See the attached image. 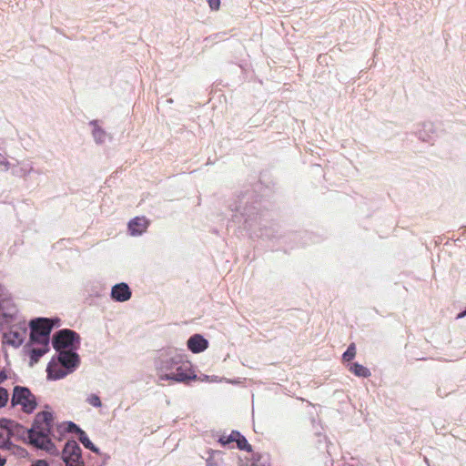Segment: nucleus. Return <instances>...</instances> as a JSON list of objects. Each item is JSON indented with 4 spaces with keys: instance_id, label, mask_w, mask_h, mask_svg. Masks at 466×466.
<instances>
[{
    "instance_id": "obj_1",
    "label": "nucleus",
    "mask_w": 466,
    "mask_h": 466,
    "mask_svg": "<svg viewBox=\"0 0 466 466\" xmlns=\"http://www.w3.org/2000/svg\"><path fill=\"white\" fill-rule=\"evenodd\" d=\"M160 380H172L177 383L189 384L198 380L192 363L181 352L170 351L168 356L159 358L157 364Z\"/></svg>"
},
{
    "instance_id": "obj_2",
    "label": "nucleus",
    "mask_w": 466,
    "mask_h": 466,
    "mask_svg": "<svg viewBox=\"0 0 466 466\" xmlns=\"http://www.w3.org/2000/svg\"><path fill=\"white\" fill-rule=\"evenodd\" d=\"M233 212L231 222L239 228L251 230L260 219V200L254 190H246L229 205Z\"/></svg>"
},
{
    "instance_id": "obj_3",
    "label": "nucleus",
    "mask_w": 466,
    "mask_h": 466,
    "mask_svg": "<svg viewBox=\"0 0 466 466\" xmlns=\"http://www.w3.org/2000/svg\"><path fill=\"white\" fill-rule=\"evenodd\" d=\"M81 359L77 351L64 350L56 352L46 367L48 380H58L77 370Z\"/></svg>"
},
{
    "instance_id": "obj_4",
    "label": "nucleus",
    "mask_w": 466,
    "mask_h": 466,
    "mask_svg": "<svg viewBox=\"0 0 466 466\" xmlns=\"http://www.w3.org/2000/svg\"><path fill=\"white\" fill-rule=\"evenodd\" d=\"M54 412L43 410L36 413L28 431V438L35 437L40 440L56 438L54 433Z\"/></svg>"
},
{
    "instance_id": "obj_5",
    "label": "nucleus",
    "mask_w": 466,
    "mask_h": 466,
    "mask_svg": "<svg viewBox=\"0 0 466 466\" xmlns=\"http://www.w3.org/2000/svg\"><path fill=\"white\" fill-rule=\"evenodd\" d=\"M51 342L56 352L64 350L77 351L80 348L81 337L73 329H61L54 333Z\"/></svg>"
},
{
    "instance_id": "obj_6",
    "label": "nucleus",
    "mask_w": 466,
    "mask_h": 466,
    "mask_svg": "<svg viewBox=\"0 0 466 466\" xmlns=\"http://www.w3.org/2000/svg\"><path fill=\"white\" fill-rule=\"evenodd\" d=\"M11 405L21 406L25 413L32 414L36 410L38 402L28 387L16 385L13 389Z\"/></svg>"
},
{
    "instance_id": "obj_7",
    "label": "nucleus",
    "mask_w": 466,
    "mask_h": 466,
    "mask_svg": "<svg viewBox=\"0 0 466 466\" xmlns=\"http://www.w3.org/2000/svg\"><path fill=\"white\" fill-rule=\"evenodd\" d=\"M60 458L65 463V466H85L82 449L73 439L68 440L65 443Z\"/></svg>"
},
{
    "instance_id": "obj_8",
    "label": "nucleus",
    "mask_w": 466,
    "mask_h": 466,
    "mask_svg": "<svg viewBox=\"0 0 466 466\" xmlns=\"http://www.w3.org/2000/svg\"><path fill=\"white\" fill-rule=\"evenodd\" d=\"M29 339L34 344H49L52 327L46 323L36 321V318L29 321Z\"/></svg>"
},
{
    "instance_id": "obj_9",
    "label": "nucleus",
    "mask_w": 466,
    "mask_h": 466,
    "mask_svg": "<svg viewBox=\"0 0 466 466\" xmlns=\"http://www.w3.org/2000/svg\"><path fill=\"white\" fill-rule=\"evenodd\" d=\"M0 430L5 431L8 437H16L27 444L29 429H25L22 424L10 419L1 418ZM1 439H3L2 432H0V440Z\"/></svg>"
},
{
    "instance_id": "obj_10",
    "label": "nucleus",
    "mask_w": 466,
    "mask_h": 466,
    "mask_svg": "<svg viewBox=\"0 0 466 466\" xmlns=\"http://www.w3.org/2000/svg\"><path fill=\"white\" fill-rule=\"evenodd\" d=\"M27 329L25 322L18 326H12L8 332L3 334V344L10 345L14 348H19L25 339Z\"/></svg>"
},
{
    "instance_id": "obj_11",
    "label": "nucleus",
    "mask_w": 466,
    "mask_h": 466,
    "mask_svg": "<svg viewBox=\"0 0 466 466\" xmlns=\"http://www.w3.org/2000/svg\"><path fill=\"white\" fill-rule=\"evenodd\" d=\"M24 350L29 357V365L32 367L39 361L46 352L49 351V344H34L28 342L24 346Z\"/></svg>"
},
{
    "instance_id": "obj_12",
    "label": "nucleus",
    "mask_w": 466,
    "mask_h": 466,
    "mask_svg": "<svg viewBox=\"0 0 466 466\" xmlns=\"http://www.w3.org/2000/svg\"><path fill=\"white\" fill-rule=\"evenodd\" d=\"M18 309L8 299H0V324H9L16 319Z\"/></svg>"
},
{
    "instance_id": "obj_13",
    "label": "nucleus",
    "mask_w": 466,
    "mask_h": 466,
    "mask_svg": "<svg viewBox=\"0 0 466 466\" xmlns=\"http://www.w3.org/2000/svg\"><path fill=\"white\" fill-rule=\"evenodd\" d=\"M132 297V290L127 283L120 282L111 288L110 298L116 302H126Z\"/></svg>"
},
{
    "instance_id": "obj_14",
    "label": "nucleus",
    "mask_w": 466,
    "mask_h": 466,
    "mask_svg": "<svg viewBox=\"0 0 466 466\" xmlns=\"http://www.w3.org/2000/svg\"><path fill=\"white\" fill-rule=\"evenodd\" d=\"M27 444L34 446L37 450L45 451L52 456L61 455L52 439L40 440L39 438L30 437L28 438Z\"/></svg>"
},
{
    "instance_id": "obj_15",
    "label": "nucleus",
    "mask_w": 466,
    "mask_h": 466,
    "mask_svg": "<svg viewBox=\"0 0 466 466\" xmlns=\"http://www.w3.org/2000/svg\"><path fill=\"white\" fill-rule=\"evenodd\" d=\"M208 345V340L199 333L191 335L187 341V350L195 354L205 351Z\"/></svg>"
},
{
    "instance_id": "obj_16",
    "label": "nucleus",
    "mask_w": 466,
    "mask_h": 466,
    "mask_svg": "<svg viewBox=\"0 0 466 466\" xmlns=\"http://www.w3.org/2000/svg\"><path fill=\"white\" fill-rule=\"evenodd\" d=\"M147 226L148 220L145 217H136L128 222L127 228L131 236H140L147 230Z\"/></svg>"
},
{
    "instance_id": "obj_17",
    "label": "nucleus",
    "mask_w": 466,
    "mask_h": 466,
    "mask_svg": "<svg viewBox=\"0 0 466 466\" xmlns=\"http://www.w3.org/2000/svg\"><path fill=\"white\" fill-rule=\"evenodd\" d=\"M82 429L75 423L74 421H63L56 425V431L61 436H64L66 433H74L77 435Z\"/></svg>"
},
{
    "instance_id": "obj_18",
    "label": "nucleus",
    "mask_w": 466,
    "mask_h": 466,
    "mask_svg": "<svg viewBox=\"0 0 466 466\" xmlns=\"http://www.w3.org/2000/svg\"><path fill=\"white\" fill-rule=\"evenodd\" d=\"M89 126L93 127L92 136L96 144H102L106 137V132L98 125V120L94 119L89 122Z\"/></svg>"
},
{
    "instance_id": "obj_19",
    "label": "nucleus",
    "mask_w": 466,
    "mask_h": 466,
    "mask_svg": "<svg viewBox=\"0 0 466 466\" xmlns=\"http://www.w3.org/2000/svg\"><path fill=\"white\" fill-rule=\"evenodd\" d=\"M348 369L351 373L360 378H369L371 375L370 370L359 362L350 363Z\"/></svg>"
},
{
    "instance_id": "obj_20",
    "label": "nucleus",
    "mask_w": 466,
    "mask_h": 466,
    "mask_svg": "<svg viewBox=\"0 0 466 466\" xmlns=\"http://www.w3.org/2000/svg\"><path fill=\"white\" fill-rule=\"evenodd\" d=\"M76 436H77L78 441L82 443V445L86 449L91 451L92 452H94L96 454H100V452H101L100 449L91 441V440L89 439V437L87 436V434L86 433V431L84 430H81L80 432Z\"/></svg>"
},
{
    "instance_id": "obj_21",
    "label": "nucleus",
    "mask_w": 466,
    "mask_h": 466,
    "mask_svg": "<svg viewBox=\"0 0 466 466\" xmlns=\"http://www.w3.org/2000/svg\"><path fill=\"white\" fill-rule=\"evenodd\" d=\"M431 133H434V126L431 122H426L422 124V128L417 131V137L421 141L429 142Z\"/></svg>"
},
{
    "instance_id": "obj_22",
    "label": "nucleus",
    "mask_w": 466,
    "mask_h": 466,
    "mask_svg": "<svg viewBox=\"0 0 466 466\" xmlns=\"http://www.w3.org/2000/svg\"><path fill=\"white\" fill-rule=\"evenodd\" d=\"M35 172L31 162H22L20 166L14 167L12 173L17 177H26L28 174Z\"/></svg>"
},
{
    "instance_id": "obj_23",
    "label": "nucleus",
    "mask_w": 466,
    "mask_h": 466,
    "mask_svg": "<svg viewBox=\"0 0 466 466\" xmlns=\"http://www.w3.org/2000/svg\"><path fill=\"white\" fill-rule=\"evenodd\" d=\"M236 437V441L234 442L237 443V448L240 451H245L247 452L252 451V446L248 443V440L244 435H242L238 431L237 433H234Z\"/></svg>"
},
{
    "instance_id": "obj_24",
    "label": "nucleus",
    "mask_w": 466,
    "mask_h": 466,
    "mask_svg": "<svg viewBox=\"0 0 466 466\" xmlns=\"http://www.w3.org/2000/svg\"><path fill=\"white\" fill-rule=\"evenodd\" d=\"M251 466H269L268 454L254 453Z\"/></svg>"
},
{
    "instance_id": "obj_25",
    "label": "nucleus",
    "mask_w": 466,
    "mask_h": 466,
    "mask_svg": "<svg viewBox=\"0 0 466 466\" xmlns=\"http://www.w3.org/2000/svg\"><path fill=\"white\" fill-rule=\"evenodd\" d=\"M356 356V345L355 343H350L347 350L342 354V360L344 362L351 361Z\"/></svg>"
},
{
    "instance_id": "obj_26",
    "label": "nucleus",
    "mask_w": 466,
    "mask_h": 466,
    "mask_svg": "<svg viewBox=\"0 0 466 466\" xmlns=\"http://www.w3.org/2000/svg\"><path fill=\"white\" fill-rule=\"evenodd\" d=\"M276 225H274L273 227H264V228H260V237L261 238H266L268 239H273L277 237V232L278 230L275 228Z\"/></svg>"
},
{
    "instance_id": "obj_27",
    "label": "nucleus",
    "mask_w": 466,
    "mask_h": 466,
    "mask_svg": "<svg viewBox=\"0 0 466 466\" xmlns=\"http://www.w3.org/2000/svg\"><path fill=\"white\" fill-rule=\"evenodd\" d=\"M36 321H41V322L46 323L48 326L52 327V329L55 328H58L61 325V319L58 317H52V318L38 317V318H36Z\"/></svg>"
},
{
    "instance_id": "obj_28",
    "label": "nucleus",
    "mask_w": 466,
    "mask_h": 466,
    "mask_svg": "<svg viewBox=\"0 0 466 466\" xmlns=\"http://www.w3.org/2000/svg\"><path fill=\"white\" fill-rule=\"evenodd\" d=\"M237 432H238V431L234 430L228 435L220 436L218 439V442L223 447L229 445L230 443H232L236 441V437H235L234 433H237Z\"/></svg>"
},
{
    "instance_id": "obj_29",
    "label": "nucleus",
    "mask_w": 466,
    "mask_h": 466,
    "mask_svg": "<svg viewBox=\"0 0 466 466\" xmlns=\"http://www.w3.org/2000/svg\"><path fill=\"white\" fill-rule=\"evenodd\" d=\"M86 401L92 405L93 407L95 408H100L102 407V401L99 398V396L97 394H95V393H92L90 394L87 399H86Z\"/></svg>"
},
{
    "instance_id": "obj_30",
    "label": "nucleus",
    "mask_w": 466,
    "mask_h": 466,
    "mask_svg": "<svg viewBox=\"0 0 466 466\" xmlns=\"http://www.w3.org/2000/svg\"><path fill=\"white\" fill-rule=\"evenodd\" d=\"M9 393L6 389L0 386V409L7 404Z\"/></svg>"
},
{
    "instance_id": "obj_31",
    "label": "nucleus",
    "mask_w": 466,
    "mask_h": 466,
    "mask_svg": "<svg viewBox=\"0 0 466 466\" xmlns=\"http://www.w3.org/2000/svg\"><path fill=\"white\" fill-rule=\"evenodd\" d=\"M9 438L10 437H8L7 439H4L0 441L1 449L10 450L14 446L13 442L9 440Z\"/></svg>"
},
{
    "instance_id": "obj_32",
    "label": "nucleus",
    "mask_w": 466,
    "mask_h": 466,
    "mask_svg": "<svg viewBox=\"0 0 466 466\" xmlns=\"http://www.w3.org/2000/svg\"><path fill=\"white\" fill-rule=\"evenodd\" d=\"M0 167L6 171L10 168L9 161L0 153Z\"/></svg>"
},
{
    "instance_id": "obj_33",
    "label": "nucleus",
    "mask_w": 466,
    "mask_h": 466,
    "mask_svg": "<svg viewBox=\"0 0 466 466\" xmlns=\"http://www.w3.org/2000/svg\"><path fill=\"white\" fill-rule=\"evenodd\" d=\"M212 10H218L220 6V0H207Z\"/></svg>"
},
{
    "instance_id": "obj_34",
    "label": "nucleus",
    "mask_w": 466,
    "mask_h": 466,
    "mask_svg": "<svg viewBox=\"0 0 466 466\" xmlns=\"http://www.w3.org/2000/svg\"><path fill=\"white\" fill-rule=\"evenodd\" d=\"M30 466H49L46 460H35Z\"/></svg>"
},
{
    "instance_id": "obj_35",
    "label": "nucleus",
    "mask_w": 466,
    "mask_h": 466,
    "mask_svg": "<svg viewBox=\"0 0 466 466\" xmlns=\"http://www.w3.org/2000/svg\"><path fill=\"white\" fill-rule=\"evenodd\" d=\"M7 380V373L5 369L0 370V384L4 383Z\"/></svg>"
},
{
    "instance_id": "obj_36",
    "label": "nucleus",
    "mask_w": 466,
    "mask_h": 466,
    "mask_svg": "<svg viewBox=\"0 0 466 466\" xmlns=\"http://www.w3.org/2000/svg\"><path fill=\"white\" fill-rule=\"evenodd\" d=\"M18 454H19L21 457H25V456L28 454V452H27V451H26L25 449H24V448H19V452H18Z\"/></svg>"
},
{
    "instance_id": "obj_37",
    "label": "nucleus",
    "mask_w": 466,
    "mask_h": 466,
    "mask_svg": "<svg viewBox=\"0 0 466 466\" xmlns=\"http://www.w3.org/2000/svg\"><path fill=\"white\" fill-rule=\"evenodd\" d=\"M464 317H466V309H465L464 310L461 311V312L457 315L456 319H462V318H464Z\"/></svg>"
},
{
    "instance_id": "obj_38",
    "label": "nucleus",
    "mask_w": 466,
    "mask_h": 466,
    "mask_svg": "<svg viewBox=\"0 0 466 466\" xmlns=\"http://www.w3.org/2000/svg\"><path fill=\"white\" fill-rule=\"evenodd\" d=\"M6 463V460L5 458H4L1 454H0V466H5Z\"/></svg>"
},
{
    "instance_id": "obj_39",
    "label": "nucleus",
    "mask_w": 466,
    "mask_h": 466,
    "mask_svg": "<svg viewBox=\"0 0 466 466\" xmlns=\"http://www.w3.org/2000/svg\"><path fill=\"white\" fill-rule=\"evenodd\" d=\"M202 381H208L209 380V376L208 375H203V378L201 379Z\"/></svg>"
},
{
    "instance_id": "obj_40",
    "label": "nucleus",
    "mask_w": 466,
    "mask_h": 466,
    "mask_svg": "<svg viewBox=\"0 0 466 466\" xmlns=\"http://www.w3.org/2000/svg\"><path fill=\"white\" fill-rule=\"evenodd\" d=\"M437 393H438V395H439L440 397H442V394H441V393H443V390H441L440 389H438Z\"/></svg>"
},
{
    "instance_id": "obj_41",
    "label": "nucleus",
    "mask_w": 466,
    "mask_h": 466,
    "mask_svg": "<svg viewBox=\"0 0 466 466\" xmlns=\"http://www.w3.org/2000/svg\"><path fill=\"white\" fill-rule=\"evenodd\" d=\"M437 393H438V395H439L440 397H442V394H441V393H443V390H441L440 389H438Z\"/></svg>"
},
{
    "instance_id": "obj_42",
    "label": "nucleus",
    "mask_w": 466,
    "mask_h": 466,
    "mask_svg": "<svg viewBox=\"0 0 466 466\" xmlns=\"http://www.w3.org/2000/svg\"><path fill=\"white\" fill-rule=\"evenodd\" d=\"M64 436H61L60 434H58V437H57V440L58 441H61L63 439Z\"/></svg>"
}]
</instances>
